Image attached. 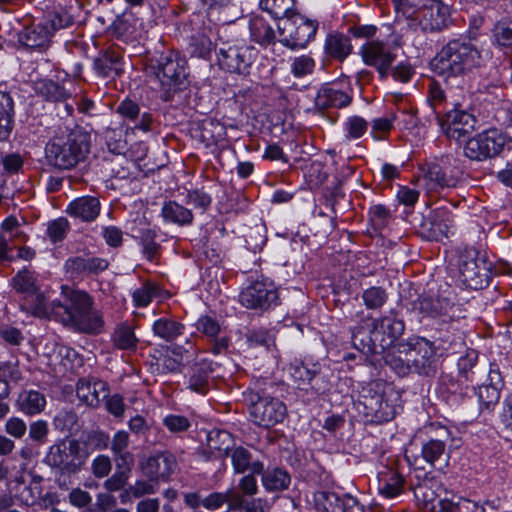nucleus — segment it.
<instances>
[{
	"label": "nucleus",
	"instance_id": "3",
	"mask_svg": "<svg viewBox=\"0 0 512 512\" xmlns=\"http://www.w3.org/2000/svg\"><path fill=\"white\" fill-rule=\"evenodd\" d=\"M87 458V452L75 439H64L54 443L46 455L47 462L64 474L79 472Z\"/></svg>",
	"mask_w": 512,
	"mask_h": 512
},
{
	"label": "nucleus",
	"instance_id": "59",
	"mask_svg": "<svg viewBox=\"0 0 512 512\" xmlns=\"http://www.w3.org/2000/svg\"><path fill=\"white\" fill-rule=\"evenodd\" d=\"M163 424L172 433L183 432L190 427V422L186 417L173 414L166 416Z\"/></svg>",
	"mask_w": 512,
	"mask_h": 512
},
{
	"label": "nucleus",
	"instance_id": "20",
	"mask_svg": "<svg viewBox=\"0 0 512 512\" xmlns=\"http://www.w3.org/2000/svg\"><path fill=\"white\" fill-rule=\"evenodd\" d=\"M66 212L82 221H93L100 212V202L92 196L79 197L68 205Z\"/></svg>",
	"mask_w": 512,
	"mask_h": 512
},
{
	"label": "nucleus",
	"instance_id": "2",
	"mask_svg": "<svg viewBox=\"0 0 512 512\" xmlns=\"http://www.w3.org/2000/svg\"><path fill=\"white\" fill-rule=\"evenodd\" d=\"M89 152V135L82 131L71 132L66 140L57 139L46 146V157L58 169H70L82 161Z\"/></svg>",
	"mask_w": 512,
	"mask_h": 512
},
{
	"label": "nucleus",
	"instance_id": "6",
	"mask_svg": "<svg viewBox=\"0 0 512 512\" xmlns=\"http://www.w3.org/2000/svg\"><path fill=\"white\" fill-rule=\"evenodd\" d=\"M278 29L281 41L285 46L292 49L305 48L315 36L317 24L296 12L292 13L290 17L281 19Z\"/></svg>",
	"mask_w": 512,
	"mask_h": 512
},
{
	"label": "nucleus",
	"instance_id": "18",
	"mask_svg": "<svg viewBox=\"0 0 512 512\" xmlns=\"http://www.w3.org/2000/svg\"><path fill=\"white\" fill-rule=\"evenodd\" d=\"M177 463L175 457L170 454H160L149 458L143 465L142 470L146 477L158 483L160 480H167L175 471Z\"/></svg>",
	"mask_w": 512,
	"mask_h": 512
},
{
	"label": "nucleus",
	"instance_id": "31",
	"mask_svg": "<svg viewBox=\"0 0 512 512\" xmlns=\"http://www.w3.org/2000/svg\"><path fill=\"white\" fill-rule=\"evenodd\" d=\"M152 330L155 336L171 342L183 334L184 326L180 322L164 317L153 323Z\"/></svg>",
	"mask_w": 512,
	"mask_h": 512
},
{
	"label": "nucleus",
	"instance_id": "48",
	"mask_svg": "<svg viewBox=\"0 0 512 512\" xmlns=\"http://www.w3.org/2000/svg\"><path fill=\"white\" fill-rule=\"evenodd\" d=\"M315 67V61L312 57L301 55L295 57L291 63V72L295 77H303L311 74Z\"/></svg>",
	"mask_w": 512,
	"mask_h": 512
},
{
	"label": "nucleus",
	"instance_id": "55",
	"mask_svg": "<svg viewBox=\"0 0 512 512\" xmlns=\"http://www.w3.org/2000/svg\"><path fill=\"white\" fill-rule=\"evenodd\" d=\"M322 506L326 512H344L343 497L334 492L321 493Z\"/></svg>",
	"mask_w": 512,
	"mask_h": 512
},
{
	"label": "nucleus",
	"instance_id": "24",
	"mask_svg": "<svg viewBox=\"0 0 512 512\" xmlns=\"http://www.w3.org/2000/svg\"><path fill=\"white\" fill-rule=\"evenodd\" d=\"M53 303H59V301H52L47 303V297L44 292L36 291L30 296H25L21 307L28 313L39 317V318H53L51 312V306Z\"/></svg>",
	"mask_w": 512,
	"mask_h": 512
},
{
	"label": "nucleus",
	"instance_id": "13",
	"mask_svg": "<svg viewBox=\"0 0 512 512\" xmlns=\"http://www.w3.org/2000/svg\"><path fill=\"white\" fill-rule=\"evenodd\" d=\"M360 54L365 64L374 66L382 78L387 76L388 69L396 58V55L379 41L365 43L361 47Z\"/></svg>",
	"mask_w": 512,
	"mask_h": 512
},
{
	"label": "nucleus",
	"instance_id": "29",
	"mask_svg": "<svg viewBox=\"0 0 512 512\" xmlns=\"http://www.w3.org/2000/svg\"><path fill=\"white\" fill-rule=\"evenodd\" d=\"M439 505L443 512H485L477 502L457 495L440 499Z\"/></svg>",
	"mask_w": 512,
	"mask_h": 512
},
{
	"label": "nucleus",
	"instance_id": "45",
	"mask_svg": "<svg viewBox=\"0 0 512 512\" xmlns=\"http://www.w3.org/2000/svg\"><path fill=\"white\" fill-rule=\"evenodd\" d=\"M395 119V113H390L387 116L374 119L371 125V135L373 138L376 140L384 139L393 128Z\"/></svg>",
	"mask_w": 512,
	"mask_h": 512
},
{
	"label": "nucleus",
	"instance_id": "64",
	"mask_svg": "<svg viewBox=\"0 0 512 512\" xmlns=\"http://www.w3.org/2000/svg\"><path fill=\"white\" fill-rule=\"evenodd\" d=\"M187 203L195 207L206 209L211 204V197L202 190H192L187 194Z\"/></svg>",
	"mask_w": 512,
	"mask_h": 512
},
{
	"label": "nucleus",
	"instance_id": "63",
	"mask_svg": "<svg viewBox=\"0 0 512 512\" xmlns=\"http://www.w3.org/2000/svg\"><path fill=\"white\" fill-rule=\"evenodd\" d=\"M68 501L72 506L84 508L91 503L92 496L81 488H74L68 494Z\"/></svg>",
	"mask_w": 512,
	"mask_h": 512
},
{
	"label": "nucleus",
	"instance_id": "16",
	"mask_svg": "<svg viewBox=\"0 0 512 512\" xmlns=\"http://www.w3.org/2000/svg\"><path fill=\"white\" fill-rule=\"evenodd\" d=\"M417 18L424 30H441L451 22V8L442 0H434Z\"/></svg>",
	"mask_w": 512,
	"mask_h": 512
},
{
	"label": "nucleus",
	"instance_id": "35",
	"mask_svg": "<svg viewBox=\"0 0 512 512\" xmlns=\"http://www.w3.org/2000/svg\"><path fill=\"white\" fill-rule=\"evenodd\" d=\"M492 43L498 47L512 46V19L497 21L491 30Z\"/></svg>",
	"mask_w": 512,
	"mask_h": 512
},
{
	"label": "nucleus",
	"instance_id": "22",
	"mask_svg": "<svg viewBox=\"0 0 512 512\" xmlns=\"http://www.w3.org/2000/svg\"><path fill=\"white\" fill-rule=\"evenodd\" d=\"M16 405L23 414L33 416L40 414L44 410L46 398L44 394L37 390H24L19 393Z\"/></svg>",
	"mask_w": 512,
	"mask_h": 512
},
{
	"label": "nucleus",
	"instance_id": "28",
	"mask_svg": "<svg viewBox=\"0 0 512 512\" xmlns=\"http://www.w3.org/2000/svg\"><path fill=\"white\" fill-rule=\"evenodd\" d=\"M231 461L236 473H244L249 469L252 474L263 472V464L259 461L251 462L250 452L243 447H237L232 451Z\"/></svg>",
	"mask_w": 512,
	"mask_h": 512
},
{
	"label": "nucleus",
	"instance_id": "7",
	"mask_svg": "<svg viewBox=\"0 0 512 512\" xmlns=\"http://www.w3.org/2000/svg\"><path fill=\"white\" fill-rule=\"evenodd\" d=\"M91 297L84 291L63 288V301L53 303L51 312L53 319L68 329L74 327L82 312L88 308Z\"/></svg>",
	"mask_w": 512,
	"mask_h": 512
},
{
	"label": "nucleus",
	"instance_id": "23",
	"mask_svg": "<svg viewBox=\"0 0 512 512\" xmlns=\"http://www.w3.org/2000/svg\"><path fill=\"white\" fill-rule=\"evenodd\" d=\"M409 350L413 351L418 363H412V367L421 368L425 367L429 359L435 354L434 347L431 342L424 338L415 339L413 342L400 343V351L406 353Z\"/></svg>",
	"mask_w": 512,
	"mask_h": 512
},
{
	"label": "nucleus",
	"instance_id": "32",
	"mask_svg": "<svg viewBox=\"0 0 512 512\" xmlns=\"http://www.w3.org/2000/svg\"><path fill=\"white\" fill-rule=\"evenodd\" d=\"M36 91L46 100L52 102H65L71 97V92L64 86L51 80H41L36 83Z\"/></svg>",
	"mask_w": 512,
	"mask_h": 512
},
{
	"label": "nucleus",
	"instance_id": "34",
	"mask_svg": "<svg viewBox=\"0 0 512 512\" xmlns=\"http://www.w3.org/2000/svg\"><path fill=\"white\" fill-rule=\"evenodd\" d=\"M477 360L478 354L475 350H468L466 354L458 360V369L462 376L467 381L475 384H478L482 380L479 371L473 370L476 366Z\"/></svg>",
	"mask_w": 512,
	"mask_h": 512
},
{
	"label": "nucleus",
	"instance_id": "30",
	"mask_svg": "<svg viewBox=\"0 0 512 512\" xmlns=\"http://www.w3.org/2000/svg\"><path fill=\"white\" fill-rule=\"evenodd\" d=\"M352 50L350 40L343 34H332L326 38L325 52L330 57L343 61Z\"/></svg>",
	"mask_w": 512,
	"mask_h": 512
},
{
	"label": "nucleus",
	"instance_id": "11",
	"mask_svg": "<svg viewBox=\"0 0 512 512\" xmlns=\"http://www.w3.org/2000/svg\"><path fill=\"white\" fill-rule=\"evenodd\" d=\"M254 59V49L248 45H232L222 48L218 54L220 67L231 73H244Z\"/></svg>",
	"mask_w": 512,
	"mask_h": 512
},
{
	"label": "nucleus",
	"instance_id": "53",
	"mask_svg": "<svg viewBox=\"0 0 512 512\" xmlns=\"http://www.w3.org/2000/svg\"><path fill=\"white\" fill-rule=\"evenodd\" d=\"M230 442V434L226 431H211L208 434V446L212 450L227 451Z\"/></svg>",
	"mask_w": 512,
	"mask_h": 512
},
{
	"label": "nucleus",
	"instance_id": "44",
	"mask_svg": "<svg viewBox=\"0 0 512 512\" xmlns=\"http://www.w3.org/2000/svg\"><path fill=\"white\" fill-rule=\"evenodd\" d=\"M368 129V123L362 117L352 116L349 117L345 124V137L347 140H356L363 136Z\"/></svg>",
	"mask_w": 512,
	"mask_h": 512
},
{
	"label": "nucleus",
	"instance_id": "62",
	"mask_svg": "<svg viewBox=\"0 0 512 512\" xmlns=\"http://www.w3.org/2000/svg\"><path fill=\"white\" fill-rule=\"evenodd\" d=\"M197 329L206 336L214 338L220 332V325L215 319L202 316L197 321Z\"/></svg>",
	"mask_w": 512,
	"mask_h": 512
},
{
	"label": "nucleus",
	"instance_id": "57",
	"mask_svg": "<svg viewBox=\"0 0 512 512\" xmlns=\"http://www.w3.org/2000/svg\"><path fill=\"white\" fill-rule=\"evenodd\" d=\"M112 468L111 460L106 455H98L91 463V470L95 477L104 478L108 476Z\"/></svg>",
	"mask_w": 512,
	"mask_h": 512
},
{
	"label": "nucleus",
	"instance_id": "41",
	"mask_svg": "<svg viewBox=\"0 0 512 512\" xmlns=\"http://www.w3.org/2000/svg\"><path fill=\"white\" fill-rule=\"evenodd\" d=\"M113 342L121 350H133L137 347L138 339L130 326L121 324L114 332Z\"/></svg>",
	"mask_w": 512,
	"mask_h": 512
},
{
	"label": "nucleus",
	"instance_id": "61",
	"mask_svg": "<svg viewBox=\"0 0 512 512\" xmlns=\"http://www.w3.org/2000/svg\"><path fill=\"white\" fill-rule=\"evenodd\" d=\"M155 232L152 230H146L142 233L141 239L143 244L144 255L149 260H153L158 253L159 245L155 242Z\"/></svg>",
	"mask_w": 512,
	"mask_h": 512
},
{
	"label": "nucleus",
	"instance_id": "60",
	"mask_svg": "<svg viewBox=\"0 0 512 512\" xmlns=\"http://www.w3.org/2000/svg\"><path fill=\"white\" fill-rule=\"evenodd\" d=\"M128 478L127 470H117L104 482V488L110 492L119 491L126 485Z\"/></svg>",
	"mask_w": 512,
	"mask_h": 512
},
{
	"label": "nucleus",
	"instance_id": "12",
	"mask_svg": "<svg viewBox=\"0 0 512 512\" xmlns=\"http://www.w3.org/2000/svg\"><path fill=\"white\" fill-rule=\"evenodd\" d=\"M186 67L182 59L165 56L158 62L156 77L167 92L175 91L186 79Z\"/></svg>",
	"mask_w": 512,
	"mask_h": 512
},
{
	"label": "nucleus",
	"instance_id": "33",
	"mask_svg": "<svg viewBox=\"0 0 512 512\" xmlns=\"http://www.w3.org/2000/svg\"><path fill=\"white\" fill-rule=\"evenodd\" d=\"M161 214L166 222H172L178 225L190 224L193 220L192 212L175 201L166 202Z\"/></svg>",
	"mask_w": 512,
	"mask_h": 512
},
{
	"label": "nucleus",
	"instance_id": "46",
	"mask_svg": "<svg viewBox=\"0 0 512 512\" xmlns=\"http://www.w3.org/2000/svg\"><path fill=\"white\" fill-rule=\"evenodd\" d=\"M403 478L396 472H392L388 480L380 484L379 492L385 498H394L402 492Z\"/></svg>",
	"mask_w": 512,
	"mask_h": 512
},
{
	"label": "nucleus",
	"instance_id": "5",
	"mask_svg": "<svg viewBox=\"0 0 512 512\" xmlns=\"http://www.w3.org/2000/svg\"><path fill=\"white\" fill-rule=\"evenodd\" d=\"M239 301L248 309L268 311L279 304L278 288L271 279L261 276L241 291Z\"/></svg>",
	"mask_w": 512,
	"mask_h": 512
},
{
	"label": "nucleus",
	"instance_id": "27",
	"mask_svg": "<svg viewBox=\"0 0 512 512\" xmlns=\"http://www.w3.org/2000/svg\"><path fill=\"white\" fill-rule=\"evenodd\" d=\"M13 116L12 97L8 93L0 91V141L8 139L13 127Z\"/></svg>",
	"mask_w": 512,
	"mask_h": 512
},
{
	"label": "nucleus",
	"instance_id": "25",
	"mask_svg": "<svg viewBox=\"0 0 512 512\" xmlns=\"http://www.w3.org/2000/svg\"><path fill=\"white\" fill-rule=\"evenodd\" d=\"M404 331L403 321L392 318L384 317L379 322L373 321L372 337L373 340L378 339V334L383 333L388 337V342L381 344L383 347L392 343L395 339L400 337Z\"/></svg>",
	"mask_w": 512,
	"mask_h": 512
},
{
	"label": "nucleus",
	"instance_id": "49",
	"mask_svg": "<svg viewBox=\"0 0 512 512\" xmlns=\"http://www.w3.org/2000/svg\"><path fill=\"white\" fill-rule=\"evenodd\" d=\"M386 292L379 287H371L364 291L363 300L367 308H380L386 301Z\"/></svg>",
	"mask_w": 512,
	"mask_h": 512
},
{
	"label": "nucleus",
	"instance_id": "50",
	"mask_svg": "<svg viewBox=\"0 0 512 512\" xmlns=\"http://www.w3.org/2000/svg\"><path fill=\"white\" fill-rule=\"evenodd\" d=\"M69 229V223L65 218H58L48 224L47 235L53 243L62 241Z\"/></svg>",
	"mask_w": 512,
	"mask_h": 512
},
{
	"label": "nucleus",
	"instance_id": "42",
	"mask_svg": "<svg viewBox=\"0 0 512 512\" xmlns=\"http://www.w3.org/2000/svg\"><path fill=\"white\" fill-rule=\"evenodd\" d=\"M12 285L17 292L23 293L26 296H30L38 291L36 279L32 273L26 270L17 273L12 279Z\"/></svg>",
	"mask_w": 512,
	"mask_h": 512
},
{
	"label": "nucleus",
	"instance_id": "4",
	"mask_svg": "<svg viewBox=\"0 0 512 512\" xmlns=\"http://www.w3.org/2000/svg\"><path fill=\"white\" fill-rule=\"evenodd\" d=\"M247 399L251 421L257 426L270 428L281 423L287 416V407L278 398L250 392Z\"/></svg>",
	"mask_w": 512,
	"mask_h": 512
},
{
	"label": "nucleus",
	"instance_id": "56",
	"mask_svg": "<svg viewBox=\"0 0 512 512\" xmlns=\"http://www.w3.org/2000/svg\"><path fill=\"white\" fill-rule=\"evenodd\" d=\"M155 296V287L151 284H145L133 292V301L138 307L147 306Z\"/></svg>",
	"mask_w": 512,
	"mask_h": 512
},
{
	"label": "nucleus",
	"instance_id": "26",
	"mask_svg": "<svg viewBox=\"0 0 512 512\" xmlns=\"http://www.w3.org/2000/svg\"><path fill=\"white\" fill-rule=\"evenodd\" d=\"M415 353L409 350L406 353L400 351V344L389 352L385 357V362L399 375H406L412 368V363H418L414 357Z\"/></svg>",
	"mask_w": 512,
	"mask_h": 512
},
{
	"label": "nucleus",
	"instance_id": "58",
	"mask_svg": "<svg viewBox=\"0 0 512 512\" xmlns=\"http://www.w3.org/2000/svg\"><path fill=\"white\" fill-rule=\"evenodd\" d=\"M26 431V422L20 417H10L5 423V432L16 439L22 438Z\"/></svg>",
	"mask_w": 512,
	"mask_h": 512
},
{
	"label": "nucleus",
	"instance_id": "10",
	"mask_svg": "<svg viewBox=\"0 0 512 512\" xmlns=\"http://www.w3.org/2000/svg\"><path fill=\"white\" fill-rule=\"evenodd\" d=\"M476 118L470 112L460 109L455 105L454 109L447 112L441 127L445 135L456 141L464 139L475 128Z\"/></svg>",
	"mask_w": 512,
	"mask_h": 512
},
{
	"label": "nucleus",
	"instance_id": "39",
	"mask_svg": "<svg viewBox=\"0 0 512 512\" xmlns=\"http://www.w3.org/2000/svg\"><path fill=\"white\" fill-rule=\"evenodd\" d=\"M250 30L255 41L260 44H269L275 37L273 28L259 16L251 19Z\"/></svg>",
	"mask_w": 512,
	"mask_h": 512
},
{
	"label": "nucleus",
	"instance_id": "38",
	"mask_svg": "<svg viewBox=\"0 0 512 512\" xmlns=\"http://www.w3.org/2000/svg\"><path fill=\"white\" fill-rule=\"evenodd\" d=\"M50 37L51 31L45 24L26 29L23 33L22 41L28 47H41L49 41Z\"/></svg>",
	"mask_w": 512,
	"mask_h": 512
},
{
	"label": "nucleus",
	"instance_id": "21",
	"mask_svg": "<svg viewBox=\"0 0 512 512\" xmlns=\"http://www.w3.org/2000/svg\"><path fill=\"white\" fill-rule=\"evenodd\" d=\"M315 102L320 108H341L350 104L351 97L336 85L326 84L318 91Z\"/></svg>",
	"mask_w": 512,
	"mask_h": 512
},
{
	"label": "nucleus",
	"instance_id": "40",
	"mask_svg": "<svg viewBox=\"0 0 512 512\" xmlns=\"http://www.w3.org/2000/svg\"><path fill=\"white\" fill-rule=\"evenodd\" d=\"M262 483L268 491L283 490L290 483V476L282 469H273L264 473Z\"/></svg>",
	"mask_w": 512,
	"mask_h": 512
},
{
	"label": "nucleus",
	"instance_id": "47",
	"mask_svg": "<svg viewBox=\"0 0 512 512\" xmlns=\"http://www.w3.org/2000/svg\"><path fill=\"white\" fill-rule=\"evenodd\" d=\"M449 303L439 299L425 297L419 302V310L429 316H438L447 312Z\"/></svg>",
	"mask_w": 512,
	"mask_h": 512
},
{
	"label": "nucleus",
	"instance_id": "17",
	"mask_svg": "<svg viewBox=\"0 0 512 512\" xmlns=\"http://www.w3.org/2000/svg\"><path fill=\"white\" fill-rule=\"evenodd\" d=\"M108 385L97 378H82L78 381L76 394L78 399L89 407H98L108 395Z\"/></svg>",
	"mask_w": 512,
	"mask_h": 512
},
{
	"label": "nucleus",
	"instance_id": "52",
	"mask_svg": "<svg viewBox=\"0 0 512 512\" xmlns=\"http://www.w3.org/2000/svg\"><path fill=\"white\" fill-rule=\"evenodd\" d=\"M49 433L48 422L42 419L33 421L29 425V438L39 444L45 443Z\"/></svg>",
	"mask_w": 512,
	"mask_h": 512
},
{
	"label": "nucleus",
	"instance_id": "36",
	"mask_svg": "<svg viewBox=\"0 0 512 512\" xmlns=\"http://www.w3.org/2000/svg\"><path fill=\"white\" fill-rule=\"evenodd\" d=\"M295 0H261L260 6L275 18L285 19L290 17L293 10Z\"/></svg>",
	"mask_w": 512,
	"mask_h": 512
},
{
	"label": "nucleus",
	"instance_id": "8",
	"mask_svg": "<svg viewBox=\"0 0 512 512\" xmlns=\"http://www.w3.org/2000/svg\"><path fill=\"white\" fill-rule=\"evenodd\" d=\"M505 137L493 128L470 138L464 147V154L471 160L483 161L497 156L504 148Z\"/></svg>",
	"mask_w": 512,
	"mask_h": 512
},
{
	"label": "nucleus",
	"instance_id": "9",
	"mask_svg": "<svg viewBox=\"0 0 512 512\" xmlns=\"http://www.w3.org/2000/svg\"><path fill=\"white\" fill-rule=\"evenodd\" d=\"M393 389L389 385L375 381L370 384L363 394V404L367 414L372 415L379 421H389L395 415V407L391 402Z\"/></svg>",
	"mask_w": 512,
	"mask_h": 512
},
{
	"label": "nucleus",
	"instance_id": "43",
	"mask_svg": "<svg viewBox=\"0 0 512 512\" xmlns=\"http://www.w3.org/2000/svg\"><path fill=\"white\" fill-rule=\"evenodd\" d=\"M445 454L446 445L444 441L430 439L422 446V456L424 460L431 465H435Z\"/></svg>",
	"mask_w": 512,
	"mask_h": 512
},
{
	"label": "nucleus",
	"instance_id": "51",
	"mask_svg": "<svg viewBox=\"0 0 512 512\" xmlns=\"http://www.w3.org/2000/svg\"><path fill=\"white\" fill-rule=\"evenodd\" d=\"M478 386L477 395L480 402L486 406L495 404L500 398V390L495 387L486 385L482 380L476 384Z\"/></svg>",
	"mask_w": 512,
	"mask_h": 512
},
{
	"label": "nucleus",
	"instance_id": "1",
	"mask_svg": "<svg viewBox=\"0 0 512 512\" xmlns=\"http://www.w3.org/2000/svg\"><path fill=\"white\" fill-rule=\"evenodd\" d=\"M480 50L472 43L451 41L433 59L434 70L445 78L463 76L481 66Z\"/></svg>",
	"mask_w": 512,
	"mask_h": 512
},
{
	"label": "nucleus",
	"instance_id": "37",
	"mask_svg": "<svg viewBox=\"0 0 512 512\" xmlns=\"http://www.w3.org/2000/svg\"><path fill=\"white\" fill-rule=\"evenodd\" d=\"M119 55L114 51H106L102 56L95 60V68L99 75L111 77L117 75L119 71Z\"/></svg>",
	"mask_w": 512,
	"mask_h": 512
},
{
	"label": "nucleus",
	"instance_id": "19",
	"mask_svg": "<svg viewBox=\"0 0 512 512\" xmlns=\"http://www.w3.org/2000/svg\"><path fill=\"white\" fill-rule=\"evenodd\" d=\"M104 328V319L100 311L94 308L93 300L89 301L88 308L82 312L78 321L74 322L71 329L74 332L84 334H99Z\"/></svg>",
	"mask_w": 512,
	"mask_h": 512
},
{
	"label": "nucleus",
	"instance_id": "54",
	"mask_svg": "<svg viewBox=\"0 0 512 512\" xmlns=\"http://www.w3.org/2000/svg\"><path fill=\"white\" fill-rule=\"evenodd\" d=\"M157 490V482L148 480H137L134 484L129 486V491L132 492L133 498H141L146 495L155 493Z\"/></svg>",
	"mask_w": 512,
	"mask_h": 512
},
{
	"label": "nucleus",
	"instance_id": "14",
	"mask_svg": "<svg viewBox=\"0 0 512 512\" xmlns=\"http://www.w3.org/2000/svg\"><path fill=\"white\" fill-rule=\"evenodd\" d=\"M463 283L471 289H482L488 284L490 269L483 258H470L460 266Z\"/></svg>",
	"mask_w": 512,
	"mask_h": 512
},
{
	"label": "nucleus",
	"instance_id": "15",
	"mask_svg": "<svg viewBox=\"0 0 512 512\" xmlns=\"http://www.w3.org/2000/svg\"><path fill=\"white\" fill-rule=\"evenodd\" d=\"M428 190L455 187L459 181V171L449 164L431 163L424 175Z\"/></svg>",
	"mask_w": 512,
	"mask_h": 512
}]
</instances>
